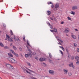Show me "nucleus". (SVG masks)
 <instances>
[{
  "label": "nucleus",
  "mask_w": 79,
  "mask_h": 79,
  "mask_svg": "<svg viewBox=\"0 0 79 79\" xmlns=\"http://www.w3.org/2000/svg\"><path fill=\"white\" fill-rule=\"evenodd\" d=\"M48 5H50V4H53V3L52 2H48Z\"/></svg>",
  "instance_id": "nucleus-29"
},
{
  "label": "nucleus",
  "mask_w": 79,
  "mask_h": 79,
  "mask_svg": "<svg viewBox=\"0 0 79 79\" xmlns=\"http://www.w3.org/2000/svg\"><path fill=\"white\" fill-rule=\"evenodd\" d=\"M27 45L30 46V44H29V41H28V40L27 41Z\"/></svg>",
  "instance_id": "nucleus-23"
},
{
  "label": "nucleus",
  "mask_w": 79,
  "mask_h": 79,
  "mask_svg": "<svg viewBox=\"0 0 79 79\" xmlns=\"http://www.w3.org/2000/svg\"><path fill=\"white\" fill-rule=\"evenodd\" d=\"M7 39H7L6 38V39H5V40H7Z\"/></svg>",
  "instance_id": "nucleus-62"
},
{
  "label": "nucleus",
  "mask_w": 79,
  "mask_h": 79,
  "mask_svg": "<svg viewBox=\"0 0 79 79\" xmlns=\"http://www.w3.org/2000/svg\"><path fill=\"white\" fill-rule=\"evenodd\" d=\"M4 48H5L6 49L8 48V49H10V48H9V47H8V46H5L4 47Z\"/></svg>",
  "instance_id": "nucleus-21"
},
{
  "label": "nucleus",
  "mask_w": 79,
  "mask_h": 79,
  "mask_svg": "<svg viewBox=\"0 0 79 79\" xmlns=\"http://www.w3.org/2000/svg\"><path fill=\"white\" fill-rule=\"evenodd\" d=\"M26 69H25L23 70V72H24V73H26Z\"/></svg>",
  "instance_id": "nucleus-34"
},
{
  "label": "nucleus",
  "mask_w": 79,
  "mask_h": 79,
  "mask_svg": "<svg viewBox=\"0 0 79 79\" xmlns=\"http://www.w3.org/2000/svg\"><path fill=\"white\" fill-rule=\"evenodd\" d=\"M71 15H75V12H73V11H71Z\"/></svg>",
  "instance_id": "nucleus-22"
},
{
  "label": "nucleus",
  "mask_w": 79,
  "mask_h": 79,
  "mask_svg": "<svg viewBox=\"0 0 79 79\" xmlns=\"http://www.w3.org/2000/svg\"><path fill=\"white\" fill-rule=\"evenodd\" d=\"M12 39H14L15 41L16 40H18V41H19V39L17 37H15V35H13V36L12 37Z\"/></svg>",
  "instance_id": "nucleus-2"
},
{
  "label": "nucleus",
  "mask_w": 79,
  "mask_h": 79,
  "mask_svg": "<svg viewBox=\"0 0 79 79\" xmlns=\"http://www.w3.org/2000/svg\"><path fill=\"white\" fill-rule=\"evenodd\" d=\"M14 55H15V56H16L17 57H18V56H19L18 54H16V53L14 54Z\"/></svg>",
  "instance_id": "nucleus-28"
},
{
  "label": "nucleus",
  "mask_w": 79,
  "mask_h": 79,
  "mask_svg": "<svg viewBox=\"0 0 79 79\" xmlns=\"http://www.w3.org/2000/svg\"><path fill=\"white\" fill-rule=\"evenodd\" d=\"M68 74L69 76H71L72 75V73L71 72H69L68 73Z\"/></svg>",
  "instance_id": "nucleus-30"
},
{
  "label": "nucleus",
  "mask_w": 79,
  "mask_h": 79,
  "mask_svg": "<svg viewBox=\"0 0 79 79\" xmlns=\"http://www.w3.org/2000/svg\"><path fill=\"white\" fill-rule=\"evenodd\" d=\"M59 47L60 48H63V47L62 46H59Z\"/></svg>",
  "instance_id": "nucleus-52"
},
{
  "label": "nucleus",
  "mask_w": 79,
  "mask_h": 79,
  "mask_svg": "<svg viewBox=\"0 0 79 79\" xmlns=\"http://www.w3.org/2000/svg\"><path fill=\"white\" fill-rule=\"evenodd\" d=\"M0 45L1 47H4V45H3V44L2 43H0Z\"/></svg>",
  "instance_id": "nucleus-24"
},
{
  "label": "nucleus",
  "mask_w": 79,
  "mask_h": 79,
  "mask_svg": "<svg viewBox=\"0 0 79 79\" xmlns=\"http://www.w3.org/2000/svg\"><path fill=\"white\" fill-rule=\"evenodd\" d=\"M62 50H63V51H64V48L63 47L62 48Z\"/></svg>",
  "instance_id": "nucleus-53"
},
{
  "label": "nucleus",
  "mask_w": 79,
  "mask_h": 79,
  "mask_svg": "<svg viewBox=\"0 0 79 79\" xmlns=\"http://www.w3.org/2000/svg\"><path fill=\"white\" fill-rule=\"evenodd\" d=\"M6 67H7V68H10V66H11V65L9 64H6Z\"/></svg>",
  "instance_id": "nucleus-15"
},
{
  "label": "nucleus",
  "mask_w": 79,
  "mask_h": 79,
  "mask_svg": "<svg viewBox=\"0 0 79 79\" xmlns=\"http://www.w3.org/2000/svg\"><path fill=\"white\" fill-rule=\"evenodd\" d=\"M49 73L52 75H53L54 74V71L51 70L49 71Z\"/></svg>",
  "instance_id": "nucleus-5"
},
{
  "label": "nucleus",
  "mask_w": 79,
  "mask_h": 79,
  "mask_svg": "<svg viewBox=\"0 0 79 79\" xmlns=\"http://www.w3.org/2000/svg\"><path fill=\"white\" fill-rule=\"evenodd\" d=\"M50 31L52 32H53V30H50Z\"/></svg>",
  "instance_id": "nucleus-50"
},
{
  "label": "nucleus",
  "mask_w": 79,
  "mask_h": 79,
  "mask_svg": "<svg viewBox=\"0 0 79 79\" xmlns=\"http://www.w3.org/2000/svg\"><path fill=\"white\" fill-rule=\"evenodd\" d=\"M60 52L61 54L62 55H63V52H62V51L61 50H60Z\"/></svg>",
  "instance_id": "nucleus-39"
},
{
  "label": "nucleus",
  "mask_w": 79,
  "mask_h": 79,
  "mask_svg": "<svg viewBox=\"0 0 79 79\" xmlns=\"http://www.w3.org/2000/svg\"><path fill=\"white\" fill-rule=\"evenodd\" d=\"M13 48L15 50H17V48L15 46H13Z\"/></svg>",
  "instance_id": "nucleus-25"
},
{
  "label": "nucleus",
  "mask_w": 79,
  "mask_h": 79,
  "mask_svg": "<svg viewBox=\"0 0 79 79\" xmlns=\"http://www.w3.org/2000/svg\"><path fill=\"white\" fill-rule=\"evenodd\" d=\"M77 52H79V48H77Z\"/></svg>",
  "instance_id": "nucleus-49"
},
{
  "label": "nucleus",
  "mask_w": 79,
  "mask_h": 79,
  "mask_svg": "<svg viewBox=\"0 0 79 79\" xmlns=\"http://www.w3.org/2000/svg\"><path fill=\"white\" fill-rule=\"evenodd\" d=\"M48 26H50V23H48Z\"/></svg>",
  "instance_id": "nucleus-55"
},
{
  "label": "nucleus",
  "mask_w": 79,
  "mask_h": 79,
  "mask_svg": "<svg viewBox=\"0 0 79 79\" xmlns=\"http://www.w3.org/2000/svg\"><path fill=\"white\" fill-rule=\"evenodd\" d=\"M51 7L52 8H53V7H54V6L53 5V3H52V5L51 6Z\"/></svg>",
  "instance_id": "nucleus-41"
},
{
  "label": "nucleus",
  "mask_w": 79,
  "mask_h": 79,
  "mask_svg": "<svg viewBox=\"0 0 79 79\" xmlns=\"http://www.w3.org/2000/svg\"><path fill=\"white\" fill-rule=\"evenodd\" d=\"M71 59L72 60H74V56H72L71 57Z\"/></svg>",
  "instance_id": "nucleus-38"
},
{
  "label": "nucleus",
  "mask_w": 79,
  "mask_h": 79,
  "mask_svg": "<svg viewBox=\"0 0 79 79\" xmlns=\"http://www.w3.org/2000/svg\"><path fill=\"white\" fill-rule=\"evenodd\" d=\"M76 64H79V62H76Z\"/></svg>",
  "instance_id": "nucleus-51"
},
{
  "label": "nucleus",
  "mask_w": 79,
  "mask_h": 79,
  "mask_svg": "<svg viewBox=\"0 0 79 79\" xmlns=\"http://www.w3.org/2000/svg\"><path fill=\"white\" fill-rule=\"evenodd\" d=\"M6 38H8L7 39H9L10 38V36H9V35H8L7 34H6Z\"/></svg>",
  "instance_id": "nucleus-27"
},
{
  "label": "nucleus",
  "mask_w": 79,
  "mask_h": 79,
  "mask_svg": "<svg viewBox=\"0 0 79 79\" xmlns=\"http://www.w3.org/2000/svg\"><path fill=\"white\" fill-rule=\"evenodd\" d=\"M43 64L44 65V66H46V64H45V63H43Z\"/></svg>",
  "instance_id": "nucleus-43"
},
{
  "label": "nucleus",
  "mask_w": 79,
  "mask_h": 79,
  "mask_svg": "<svg viewBox=\"0 0 79 79\" xmlns=\"http://www.w3.org/2000/svg\"><path fill=\"white\" fill-rule=\"evenodd\" d=\"M69 66L71 68H74L75 67L73 65V63L72 62L71 63H69Z\"/></svg>",
  "instance_id": "nucleus-4"
},
{
  "label": "nucleus",
  "mask_w": 79,
  "mask_h": 79,
  "mask_svg": "<svg viewBox=\"0 0 79 79\" xmlns=\"http://www.w3.org/2000/svg\"><path fill=\"white\" fill-rule=\"evenodd\" d=\"M27 65L29 66H31V64H30L29 63H27Z\"/></svg>",
  "instance_id": "nucleus-33"
},
{
  "label": "nucleus",
  "mask_w": 79,
  "mask_h": 79,
  "mask_svg": "<svg viewBox=\"0 0 79 79\" xmlns=\"http://www.w3.org/2000/svg\"><path fill=\"white\" fill-rule=\"evenodd\" d=\"M63 71L64 73H65L64 74H67V73L68 72V69H64Z\"/></svg>",
  "instance_id": "nucleus-10"
},
{
  "label": "nucleus",
  "mask_w": 79,
  "mask_h": 79,
  "mask_svg": "<svg viewBox=\"0 0 79 79\" xmlns=\"http://www.w3.org/2000/svg\"><path fill=\"white\" fill-rule=\"evenodd\" d=\"M19 50L20 51H22V48H19Z\"/></svg>",
  "instance_id": "nucleus-48"
},
{
  "label": "nucleus",
  "mask_w": 79,
  "mask_h": 79,
  "mask_svg": "<svg viewBox=\"0 0 79 79\" xmlns=\"http://www.w3.org/2000/svg\"><path fill=\"white\" fill-rule=\"evenodd\" d=\"M27 48H29V47L27 46Z\"/></svg>",
  "instance_id": "nucleus-60"
},
{
  "label": "nucleus",
  "mask_w": 79,
  "mask_h": 79,
  "mask_svg": "<svg viewBox=\"0 0 79 79\" xmlns=\"http://www.w3.org/2000/svg\"><path fill=\"white\" fill-rule=\"evenodd\" d=\"M69 31V29L68 28H66L65 29V30L64 31V32L66 33H68Z\"/></svg>",
  "instance_id": "nucleus-9"
},
{
  "label": "nucleus",
  "mask_w": 79,
  "mask_h": 79,
  "mask_svg": "<svg viewBox=\"0 0 79 79\" xmlns=\"http://www.w3.org/2000/svg\"><path fill=\"white\" fill-rule=\"evenodd\" d=\"M31 56L32 54L30 52H28L27 54H26L25 55V56L26 58H27V57H29V56H30V57H31Z\"/></svg>",
  "instance_id": "nucleus-3"
},
{
  "label": "nucleus",
  "mask_w": 79,
  "mask_h": 79,
  "mask_svg": "<svg viewBox=\"0 0 79 79\" xmlns=\"http://www.w3.org/2000/svg\"><path fill=\"white\" fill-rule=\"evenodd\" d=\"M22 69H23V70L24 69H25V68H24L23 67H22Z\"/></svg>",
  "instance_id": "nucleus-59"
},
{
  "label": "nucleus",
  "mask_w": 79,
  "mask_h": 79,
  "mask_svg": "<svg viewBox=\"0 0 79 79\" xmlns=\"http://www.w3.org/2000/svg\"><path fill=\"white\" fill-rule=\"evenodd\" d=\"M59 7V4L58 3H56L55 5V8H57Z\"/></svg>",
  "instance_id": "nucleus-12"
},
{
  "label": "nucleus",
  "mask_w": 79,
  "mask_h": 79,
  "mask_svg": "<svg viewBox=\"0 0 79 79\" xmlns=\"http://www.w3.org/2000/svg\"><path fill=\"white\" fill-rule=\"evenodd\" d=\"M56 38L57 39V40H59L61 43H63V41L61 40V38H60L58 36H56Z\"/></svg>",
  "instance_id": "nucleus-6"
},
{
  "label": "nucleus",
  "mask_w": 79,
  "mask_h": 79,
  "mask_svg": "<svg viewBox=\"0 0 79 79\" xmlns=\"http://www.w3.org/2000/svg\"><path fill=\"white\" fill-rule=\"evenodd\" d=\"M58 44L59 45H61V44L60 43H58Z\"/></svg>",
  "instance_id": "nucleus-58"
},
{
  "label": "nucleus",
  "mask_w": 79,
  "mask_h": 79,
  "mask_svg": "<svg viewBox=\"0 0 79 79\" xmlns=\"http://www.w3.org/2000/svg\"><path fill=\"white\" fill-rule=\"evenodd\" d=\"M63 23H64V22H62L61 23V24H63Z\"/></svg>",
  "instance_id": "nucleus-56"
},
{
  "label": "nucleus",
  "mask_w": 79,
  "mask_h": 79,
  "mask_svg": "<svg viewBox=\"0 0 79 79\" xmlns=\"http://www.w3.org/2000/svg\"><path fill=\"white\" fill-rule=\"evenodd\" d=\"M47 13H48V15H50V14H51V12L50 11H47Z\"/></svg>",
  "instance_id": "nucleus-19"
},
{
  "label": "nucleus",
  "mask_w": 79,
  "mask_h": 79,
  "mask_svg": "<svg viewBox=\"0 0 79 79\" xmlns=\"http://www.w3.org/2000/svg\"><path fill=\"white\" fill-rule=\"evenodd\" d=\"M8 60L10 62H11V63L13 64H16V63H17V61L11 58H8Z\"/></svg>",
  "instance_id": "nucleus-1"
},
{
  "label": "nucleus",
  "mask_w": 79,
  "mask_h": 79,
  "mask_svg": "<svg viewBox=\"0 0 79 79\" xmlns=\"http://www.w3.org/2000/svg\"><path fill=\"white\" fill-rule=\"evenodd\" d=\"M50 19L51 20H53V18H52L51 17L50 18Z\"/></svg>",
  "instance_id": "nucleus-54"
},
{
  "label": "nucleus",
  "mask_w": 79,
  "mask_h": 79,
  "mask_svg": "<svg viewBox=\"0 0 79 79\" xmlns=\"http://www.w3.org/2000/svg\"><path fill=\"white\" fill-rule=\"evenodd\" d=\"M31 72H32V73H34V72L33 71H32V70H31Z\"/></svg>",
  "instance_id": "nucleus-61"
},
{
  "label": "nucleus",
  "mask_w": 79,
  "mask_h": 79,
  "mask_svg": "<svg viewBox=\"0 0 79 79\" xmlns=\"http://www.w3.org/2000/svg\"><path fill=\"white\" fill-rule=\"evenodd\" d=\"M28 51H29V52H30V53H32V51L31 50L28 49Z\"/></svg>",
  "instance_id": "nucleus-36"
},
{
  "label": "nucleus",
  "mask_w": 79,
  "mask_h": 79,
  "mask_svg": "<svg viewBox=\"0 0 79 79\" xmlns=\"http://www.w3.org/2000/svg\"><path fill=\"white\" fill-rule=\"evenodd\" d=\"M10 34L11 35V37H12L13 36V35H13V31H12V30H10Z\"/></svg>",
  "instance_id": "nucleus-13"
},
{
  "label": "nucleus",
  "mask_w": 79,
  "mask_h": 79,
  "mask_svg": "<svg viewBox=\"0 0 79 79\" xmlns=\"http://www.w3.org/2000/svg\"><path fill=\"white\" fill-rule=\"evenodd\" d=\"M79 56H76L75 57V59L76 60H77V61L78 62H79Z\"/></svg>",
  "instance_id": "nucleus-14"
},
{
  "label": "nucleus",
  "mask_w": 79,
  "mask_h": 79,
  "mask_svg": "<svg viewBox=\"0 0 79 79\" xmlns=\"http://www.w3.org/2000/svg\"><path fill=\"white\" fill-rule=\"evenodd\" d=\"M67 36H68V35H67Z\"/></svg>",
  "instance_id": "nucleus-64"
},
{
  "label": "nucleus",
  "mask_w": 79,
  "mask_h": 79,
  "mask_svg": "<svg viewBox=\"0 0 79 79\" xmlns=\"http://www.w3.org/2000/svg\"><path fill=\"white\" fill-rule=\"evenodd\" d=\"M26 72L27 73H28L29 74H30V73H31L29 72V71H27V70H26Z\"/></svg>",
  "instance_id": "nucleus-35"
},
{
  "label": "nucleus",
  "mask_w": 79,
  "mask_h": 79,
  "mask_svg": "<svg viewBox=\"0 0 79 79\" xmlns=\"http://www.w3.org/2000/svg\"><path fill=\"white\" fill-rule=\"evenodd\" d=\"M72 9L73 10H77V6H74L73 7H72Z\"/></svg>",
  "instance_id": "nucleus-7"
},
{
  "label": "nucleus",
  "mask_w": 79,
  "mask_h": 79,
  "mask_svg": "<svg viewBox=\"0 0 79 79\" xmlns=\"http://www.w3.org/2000/svg\"><path fill=\"white\" fill-rule=\"evenodd\" d=\"M45 60H46V58H41L40 59V61H45Z\"/></svg>",
  "instance_id": "nucleus-8"
},
{
  "label": "nucleus",
  "mask_w": 79,
  "mask_h": 79,
  "mask_svg": "<svg viewBox=\"0 0 79 79\" xmlns=\"http://www.w3.org/2000/svg\"><path fill=\"white\" fill-rule=\"evenodd\" d=\"M26 69H28V71H30L31 72H32V70H30V69H27V68H26Z\"/></svg>",
  "instance_id": "nucleus-44"
},
{
  "label": "nucleus",
  "mask_w": 79,
  "mask_h": 79,
  "mask_svg": "<svg viewBox=\"0 0 79 79\" xmlns=\"http://www.w3.org/2000/svg\"><path fill=\"white\" fill-rule=\"evenodd\" d=\"M8 39V40H9V42H12V41H13V40L10 38L9 39Z\"/></svg>",
  "instance_id": "nucleus-18"
},
{
  "label": "nucleus",
  "mask_w": 79,
  "mask_h": 79,
  "mask_svg": "<svg viewBox=\"0 0 79 79\" xmlns=\"http://www.w3.org/2000/svg\"><path fill=\"white\" fill-rule=\"evenodd\" d=\"M10 51L11 52H12V53H13V55H14L15 54V52H14V51H13V50H10Z\"/></svg>",
  "instance_id": "nucleus-17"
},
{
  "label": "nucleus",
  "mask_w": 79,
  "mask_h": 79,
  "mask_svg": "<svg viewBox=\"0 0 79 79\" xmlns=\"http://www.w3.org/2000/svg\"><path fill=\"white\" fill-rule=\"evenodd\" d=\"M31 78L32 79H37V78H35V77H31Z\"/></svg>",
  "instance_id": "nucleus-40"
},
{
  "label": "nucleus",
  "mask_w": 79,
  "mask_h": 79,
  "mask_svg": "<svg viewBox=\"0 0 79 79\" xmlns=\"http://www.w3.org/2000/svg\"><path fill=\"white\" fill-rule=\"evenodd\" d=\"M54 10H56V9H54Z\"/></svg>",
  "instance_id": "nucleus-63"
},
{
  "label": "nucleus",
  "mask_w": 79,
  "mask_h": 79,
  "mask_svg": "<svg viewBox=\"0 0 79 79\" xmlns=\"http://www.w3.org/2000/svg\"><path fill=\"white\" fill-rule=\"evenodd\" d=\"M23 40L24 41H26V39H25V36L23 37Z\"/></svg>",
  "instance_id": "nucleus-42"
},
{
  "label": "nucleus",
  "mask_w": 79,
  "mask_h": 79,
  "mask_svg": "<svg viewBox=\"0 0 79 79\" xmlns=\"http://www.w3.org/2000/svg\"><path fill=\"white\" fill-rule=\"evenodd\" d=\"M65 50L67 52V53L69 54V50L67 48H65Z\"/></svg>",
  "instance_id": "nucleus-26"
},
{
  "label": "nucleus",
  "mask_w": 79,
  "mask_h": 79,
  "mask_svg": "<svg viewBox=\"0 0 79 79\" xmlns=\"http://www.w3.org/2000/svg\"><path fill=\"white\" fill-rule=\"evenodd\" d=\"M67 18L68 20H71V18L69 17H68Z\"/></svg>",
  "instance_id": "nucleus-37"
},
{
  "label": "nucleus",
  "mask_w": 79,
  "mask_h": 79,
  "mask_svg": "<svg viewBox=\"0 0 79 79\" xmlns=\"http://www.w3.org/2000/svg\"><path fill=\"white\" fill-rule=\"evenodd\" d=\"M8 55L10 57H13V56L12 55V54L11 52L8 53Z\"/></svg>",
  "instance_id": "nucleus-11"
},
{
  "label": "nucleus",
  "mask_w": 79,
  "mask_h": 79,
  "mask_svg": "<svg viewBox=\"0 0 79 79\" xmlns=\"http://www.w3.org/2000/svg\"><path fill=\"white\" fill-rule=\"evenodd\" d=\"M74 47H77V44H76V43H74Z\"/></svg>",
  "instance_id": "nucleus-32"
},
{
  "label": "nucleus",
  "mask_w": 79,
  "mask_h": 79,
  "mask_svg": "<svg viewBox=\"0 0 79 79\" xmlns=\"http://www.w3.org/2000/svg\"><path fill=\"white\" fill-rule=\"evenodd\" d=\"M75 30L76 31H78V30H77V29H75Z\"/></svg>",
  "instance_id": "nucleus-57"
},
{
  "label": "nucleus",
  "mask_w": 79,
  "mask_h": 79,
  "mask_svg": "<svg viewBox=\"0 0 79 79\" xmlns=\"http://www.w3.org/2000/svg\"><path fill=\"white\" fill-rule=\"evenodd\" d=\"M10 67L11 69H13V67L11 65V66H10Z\"/></svg>",
  "instance_id": "nucleus-47"
},
{
  "label": "nucleus",
  "mask_w": 79,
  "mask_h": 79,
  "mask_svg": "<svg viewBox=\"0 0 79 79\" xmlns=\"http://www.w3.org/2000/svg\"><path fill=\"white\" fill-rule=\"evenodd\" d=\"M49 62H50V63H52V60L50 59H49Z\"/></svg>",
  "instance_id": "nucleus-45"
},
{
  "label": "nucleus",
  "mask_w": 79,
  "mask_h": 79,
  "mask_svg": "<svg viewBox=\"0 0 79 79\" xmlns=\"http://www.w3.org/2000/svg\"><path fill=\"white\" fill-rule=\"evenodd\" d=\"M72 37L73 39H76V36L75 35H72Z\"/></svg>",
  "instance_id": "nucleus-16"
},
{
  "label": "nucleus",
  "mask_w": 79,
  "mask_h": 79,
  "mask_svg": "<svg viewBox=\"0 0 79 79\" xmlns=\"http://www.w3.org/2000/svg\"><path fill=\"white\" fill-rule=\"evenodd\" d=\"M35 59H36V60H38V57H35Z\"/></svg>",
  "instance_id": "nucleus-46"
},
{
  "label": "nucleus",
  "mask_w": 79,
  "mask_h": 79,
  "mask_svg": "<svg viewBox=\"0 0 79 79\" xmlns=\"http://www.w3.org/2000/svg\"><path fill=\"white\" fill-rule=\"evenodd\" d=\"M49 56L50 58H52V56L51 55V54H50V53H49Z\"/></svg>",
  "instance_id": "nucleus-31"
},
{
  "label": "nucleus",
  "mask_w": 79,
  "mask_h": 79,
  "mask_svg": "<svg viewBox=\"0 0 79 79\" xmlns=\"http://www.w3.org/2000/svg\"><path fill=\"white\" fill-rule=\"evenodd\" d=\"M53 31H54L55 33L57 32V30L56 29H53Z\"/></svg>",
  "instance_id": "nucleus-20"
}]
</instances>
